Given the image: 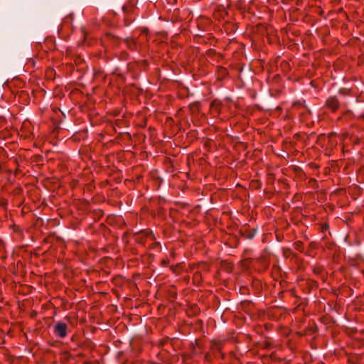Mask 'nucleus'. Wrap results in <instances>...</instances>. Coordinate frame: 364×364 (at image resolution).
Segmentation results:
<instances>
[{
  "label": "nucleus",
  "instance_id": "nucleus-1",
  "mask_svg": "<svg viewBox=\"0 0 364 364\" xmlns=\"http://www.w3.org/2000/svg\"><path fill=\"white\" fill-rule=\"evenodd\" d=\"M54 333L60 338L65 337L67 335V325L62 322L57 323L54 326Z\"/></svg>",
  "mask_w": 364,
  "mask_h": 364
},
{
  "label": "nucleus",
  "instance_id": "nucleus-2",
  "mask_svg": "<svg viewBox=\"0 0 364 364\" xmlns=\"http://www.w3.org/2000/svg\"><path fill=\"white\" fill-rule=\"evenodd\" d=\"M326 105L333 111H336L338 107L339 103L336 98L331 97L326 101Z\"/></svg>",
  "mask_w": 364,
  "mask_h": 364
},
{
  "label": "nucleus",
  "instance_id": "nucleus-3",
  "mask_svg": "<svg viewBox=\"0 0 364 364\" xmlns=\"http://www.w3.org/2000/svg\"><path fill=\"white\" fill-rule=\"evenodd\" d=\"M210 109L213 112L216 113L221 112L222 104L219 100H215L210 104Z\"/></svg>",
  "mask_w": 364,
  "mask_h": 364
},
{
  "label": "nucleus",
  "instance_id": "nucleus-4",
  "mask_svg": "<svg viewBox=\"0 0 364 364\" xmlns=\"http://www.w3.org/2000/svg\"><path fill=\"white\" fill-rule=\"evenodd\" d=\"M162 263L165 265V264H168V261L166 260H163L162 261Z\"/></svg>",
  "mask_w": 364,
  "mask_h": 364
},
{
  "label": "nucleus",
  "instance_id": "nucleus-5",
  "mask_svg": "<svg viewBox=\"0 0 364 364\" xmlns=\"http://www.w3.org/2000/svg\"><path fill=\"white\" fill-rule=\"evenodd\" d=\"M51 71H52V70H51V69H47V70H46L47 75H48L50 72H51Z\"/></svg>",
  "mask_w": 364,
  "mask_h": 364
},
{
  "label": "nucleus",
  "instance_id": "nucleus-6",
  "mask_svg": "<svg viewBox=\"0 0 364 364\" xmlns=\"http://www.w3.org/2000/svg\"><path fill=\"white\" fill-rule=\"evenodd\" d=\"M3 168H2V166L1 164H0V173L2 171Z\"/></svg>",
  "mask_w": 364,
  "mask_h": 364
}]
</instances>
